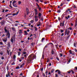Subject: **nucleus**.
Segmentation results:
<instances>
[{"label": "nucleus", "mask_w": 77, "mask_h": 77, "mask_svg": "<svg viewBox=\"0 0 77 77\" xmlns=\"http://www.w3.org/2000/svg\"><path fill=\"white\" fill-rule=\"evenodd\" d=\"M24 35H28V33H27V31H24Z\"/></svg>", "instance_id": "nucleus-8"}, {"label": "nucleus", "mask_w": 77, "mask_h": 77, "mask_svg": "<svg viewBox=\"0 0 77 77\" xmlns=\"http://www.w3.org/2000/svg\"><path fill=\"white\" fill-rule=\"evenodd\" d=\"M8 10H6L5 11V12H8Z\"/></svg>", "instance_id": "nucleus-55"}, {"label": "nucleus", "mask_w": 77, "mask_h": 77, "mask_svg": "<svg viewBox=\"0 0 77 77\" xmlns=\"http://www.w3.org/2000/svg\"><path fill=\"white\" fill-rule=\"evenodd\" d=\"M20 54H21V53H20V52H18V56H20Z\"/></svg>", "instance_id": "nucleus-40"}, {"label": "nucleus", "mask_w": 77, "mask_h": 77, "mask_svg": "<svg viewBox=\"0 0 77 77\" xmlns=\"http://www.w3.org/2000/svg\"><path fill=\"white\" fill-rule=\"evenodd\" d=\"M15 58H16V56L14 55L13 57V59L14 60H15Z\"/></svg>", "instance_id": "nucleus-21"}, {"label": "nucleus", "mask_w": 77, "mask_h": 77, "mask_svg": "<svg viewBox=\"0 0 77 77\" xmlns=\"http://www.w3.org/2000/svg\"><path fill=\"white\" fill-rule=\"evenodd\" d=\"M21 59H22V60L24 59V57H21V58H20Z\"/></svg>", "instance_id": "nucleus-37"}, {"label": "nucleus", "mask_w": 77, "mask_h": 77, "mask_svg": "<svg viewBox=\"0 0 77 77\" xmlns=\"http://www.w3.org/2000/svg\"><path fill=\"white\" fill-rule=\"evenodd\" d=\"M67 72L69 74H70V73H71V71H69V72Z\"/></svg>", "instance_id": "nucleus-54"}, {"label": "nucleus", "mask_w": 77, "mask_h": 77, "mask_svg": "<svg viewBox=\"0 0 77 77\" xmlns=\"http://www.w3.org/2000/svg\"><path fill=\"white\" fill-rule=\"evenodd\" d=\"M71 62V60L69 59V60L68 61V62H69H69Z\"/></svg>", "instance_id": "nucleus-57"}, {"label": "nucleus", "mask_w": 77, "mask_h": 77, "mask_svg": "<svg viewBox=\"0 0 77 77\" xmlns=\"http://www.w3.org/2000/svg\"><path fill=\"white\" fill-rule=\"evenodd\" d=\"M6 69H7V71H8V70H9V67H8V66H7Z\"/></svg>", "instance_id": "nucleus-39"}, {"label": "nucleus", "mask_w": 77, "mask_h": 77, "mask_svg": "<svg viewBox=\"0 0 77 77\" xmlns=\"http://www.w3.org/2000/svg\"><path fill=\"white\" fill-rule=\"evenodd\" d=\"M71 71L72 74H74V71H73V70H71Z\"/></svg>", "instance_id": "nucleus-44"}, {"label": "nucleus", "mask_w": 77, "mask_h": 77, "mask_svg": "<svg viewBox=\"0 0 77 77\" xmlns=\"http://www.w3.org/2000/svg\"><path fill=\"white\" fill-rule=\"evenodd\" d=\"M18 13H19V11H18L17 12V13H13L12 15H18Z\"/></svg>", "instance_id": "nucleus-7"}, {"label": "nucleus", "mask_w": 77, "mask_h": 77, "mask_svg": "<svg viewBox=\"0 0 77 77\" xmlns=\"http://www.w3.org/2000/svg\"><path fill=\"white\" fill-rule=\"evenodd\" d=\"M24 63H23L20 66L21 68H22L23 66L24 65Z\"/></svg>", "instance_id": "nucleus-23"}, {"label": "nucleus", "mask_w": 77, "mask_h": 77, "mask_svg": "<svg viewBox=\"0 0 77 77\" xmlns=\"http://www.w3.org/2000/svg\"><path fill=\"white\" fill-rule=\"evenodd\" d=\"M1 59H2V60H3V59H5V58H4V57H1Z\"/></svg>", "instance_id": "nucleus-48"}, {"label": "nucleus", "mask_w": 77, "mask_h": 77, "mask_svg": "<svg viewBox=\"0 0 77 77\" xmlns=\"http://www.w3.org/2000/svg\"><path fill=\"white\" fill-rule=\"evenodd\" d=\"M31 23H33L34 21L33 20H32L31 21H30Z\"/></svg>", "instance_id": "nucleus-59"}, {"label": "nucleus", "mask_w": 77, "mask_h": 77, "mask_svg": "<svg viewBox=\"0 0 77 77\" xmlns=\"http://www.w3.org/2000/svg\"><path fill=\"white\" fill-rule=\"evenodd\" d=\"M60 12H61L60 11V10H58L57 11V13H60Z\"/></svg>", "instance_id": "nucleus-34"}, {"label": "nucleus", "mask_w": 77, "mask_h": 77, "mask_svg": "<svg viewBox=\"0 0 77 77\" xmlns=\"http://www.w3.org/2000/svg\"><path fill=\"white\" fill-rule=\"evenodd\" d=\"M0 44L1 45H3V43L2 42H0Z\"/></svg>", "instance_id": "nucleus-64"}, {"label": "nucleus", "mask_w": 77, "mask_h": 77, "mask_svg": "<svg viewBox=\"0 0 77 77\" xmlns=\"http://www.w3.org/2000/svg\"><path fill=\"white\" fill-rule=\"evenodd\" d=\"M42 15V14H41V13H39L38 14V18H41V17Z\"/></svg>", "instance_id": "nucleus-15"}, {"label": "nucleus", "mask_w": 77, "mask_h": 77, "mask_svg": "<svg viewBox=\"0 0 77 77\" xmlns=\"http://www.w3.org/2000/svg\"><path fill=\"white\" fill-rule=\"evenodd\" d=\"M1 26H3V25H4L5 24V21H2L1 22Z\"/></svg>", "instance_id": "nucleus-11"}, {"label": "nucleus", "mask_w": 77, "mask_h": 77, "mask_svg": "<svg viewBox=\"0 0 77 77\" xmlns=\"http://www.w3.org/2000/svg\"><path fill=\"white\" fill-rule=\"evenodd\" d=\"M35 19L38 18V17L35 16Z\"/></svg>", "instance_id": "nucleus-53"}, {"label": "nucleus", "mask_w": 77, "mask_h": 77, "mask_svg": "<svg viewBox=\"0 0 77 77\" xmlns=\"http://www.w3.org/2000/svg\"><path fill=\"white\" fill-rule=\"evenodd\" d=\"M26 12L27 14H29V9L28 8H26Z\"/></svg>", "instance_id": "nucleus-6"}, {"label": "nucleus", "mask_w": 77, "mask_h": 77, "mask_svg": "<svg viewBox=\"0 0 77 77\" xmlns=\"http://www.w3.org/2000/svg\"><path fill=\"white\" fill-rule=\"evenodd\" d=\"M58 19L59 21H60V17H59Z\"/></svg>", "instance_id": "nucleus-63"}, {"label": "nucleus", "mask_w": 77, "mask_h": 77, "mask_svg": "<svg viewBox=\"0 0 77 77\" xmlns=\"http://www.w3.org/2000/svg\"><path fill=\"white\" fill-rule=\"evenodd\" d=\"M2 40L3 41H4V42H6L7 41H8V39L7 38H5L4 39H3Z\"/></svg>", "instance_id": "nucleus-4"}, {"label": "nucleus", "mask_w": 77, "mask_h": 77, "mask_svg": "<svg viewBox=\"0 0 77 77\" xmlns=\"http://www.w3.org/2000/svg\"><path fill=\"white\" fill-rule=\"evenodd\" d=\"M51 53L52 54H54V51L53 50L52 51Z\"/></svg>", "instance_id": "nucleus-46"}, {"label": "nucleus", "mask_w": 77, "mask_h": 77, "mask_svg": "<svg viewBox=\"0 0 77 77\" xmlns=\"http://www.w3.org/2000/svg\"><path fill=\"white\" fill-rule=\"evenodd\" d=\"M33 55L32 54L30 55L28 57L27 61L28 62H30L33 60Z\"/></svg>", "instance_id": "nucleus-1"}, {"label": "nucleus", "mask_w": 77, "mask_h": 77, "mask_svg": "<svg viewBox=\"0 0 77 77\" xmlns=\"http://www.w3.org/2000/svg\"><path fill=\"white\" fill-rule=\"evenodd\" d=\"M4 30H5V33H7V34H8V33H9V32L8 30H7V29H6V28H5Z\"/></svg>", "instance_id": "nucleus-2"}, {"label": "nucleus", "mask_w": 77, "mask_h": 77, "mask_svg": "<svg viewBox=\"0 0 77 77\" xmlns=\"http://www.w3.org/2000/svg\"><path fill=\"white\" fill-rule=\"evenodd\" d=\"M19 68H20V67L18 66L16 67V69H19Z\"/></svg>", "instance_id": "nucleus-49"}, {"label": "nucleus", "mask_w": 77, "mask_h": 77, "mask_svg": "<svg viewBox=\"0 0 77 77\" xmlns=\"http://www.w3.org/2000/svg\"><path fill=\"white\" fill-rule=\"evenodd\" d=\"M38 29H37V28H36V27H35V31H36Z\"/></svg>", "instance_id": "nucleus-45"}, {"label": "nucleus", "mask_w": 77, "mask_h": 77, "mask_svg": "<svg viewBox=\"0 0 77 77\" xmlns=\"http://www.w3.org/2000/svg\"><path fill=\"white\" fill-rule=\"evenodd\" d=\"M36 5L37 6H38V8L39 7V5H38V3H36Z\"/></svg>", "instance_id": "nucleus-43"}, {"label": "nucleus", "mask_w": 77, "mask_h": 77, "mask_svg": "<svg viewBox=\"0 0 77 77\" xmlns=\"http://www.w3.org/2000/svg\"><path fill=\"white\" fill-rule=\"evenodd\" d=\"M15 62H13V63H11V65H15Z\"/></svg>", "instance_id": "nucleus-25"}, {"label": "nucleus", "mask_w": 77, "mask_h": 77, "mask_svg": "<svg viewBox=\"0 0 77 77\" xmlns=\"http://www.w3.org/2000/svg\"><path fill=\"white\" fill-rule=\"evenodd\" d=\"M76 45H77V43H74V46L75 47H76Z\"/></svg>", "instance_id": "nucleus-22"}, {"label": "nucleus", "mask_w": 77, "mask_h": 77, "mask_svg": "<svg viewBox=\"0 0 77 77\" xmlns=\"http://www.w3.org/2000/svg\"><path fill=\"white\" fill-rule=\"evenodd\" d=\"M57 60H59V58H58V57H57Z\"/></svg>", "instance_id": "nucleus-62"}, {"label": "nucleus", "mask_w": 77, "mask_h": 77, "mask_svg": "<svg viewBox=\"0 0 77 77\" xmlns=\"http://www.w3.org/2000/svg\"><path fill=\"white\" fill-rule=\"evenodd\" d=\"M23 54H26V52H23Z\"/></svg>", "instance_id": "nucleus-60"}, {"label": "nucleus", "mask_w": 77, "mask_h": 77, "mask_svg": "<svg viewBox=\"0 0 77 77\" xmlns=\"http://www.w3.org/2000/svg\"><path fill=\"white\" fill-rule=\"evenodd\" d=\"M65 22V21H63V23H60V26H64V22Z\"/></svg>", "instance_id": "nucleus-5"}, {"label": "nucleus", "mask_w": 77, "mask_h": 77, "mask_svg": "<svg viewBox=\"0 0 77 77\" xmlns=\"http://www.w3.org/2000/svg\"><path fill=\"white\" fill-rule=\"evenodd\" d=\"M7 36H8V38H10V34L9 33L7 34Z\"/></svg>", "instance_id": "nucleus-16"}, {"label": "nucleus", "mask_w": 77, "mask_h": 77, "mask_svg": "<svg viewBox=\"0 0 77 77\" xmlns=\"http://www.w3.org/2000/svg\"><path fill=\"white\" fill-rule=\"evenodd\" d=\"M9 76V73H8V74L6 75V77H8Z\"/></svg>", "instance_id": "nucleus-30"}, {"label": "nucleus", "mask_w": 77, "mask_h": 77, "mask_svg": "<svg viewBox=\"0 0 77 77\" xmlns=\"http://www.w3.org/2000/svg\"><path fill=\"white\" fill-rule=\"evenodd\" d=\"M18 3H19V5H20V4H21V2H20V1H19Z\"/></svg>", "instance_id": "nucleus-42"}, {"label": "nucleus", "mask_w": 77, "mask_h": 77, "mask_svg": "<svg viewBox=\"0 0 77 77\" xmlns=\"http://www.w3.org/2000/svg\"><path fill=\"white\" fill-rule=\"evenodd\" d=\"M33 36V35L32 34H31L29 36V37H32Z\"/></svg>", "instance_id": "nucleus-51"}, {"label": "nucleus", "mask_w": 77, "mask_h": 77, "mask_svg": "<svg viewBox=\"0 0 77 77\" xmlns=\"http://www.w3.org/2000/svg\"><path fill=\"white\" fill-rule=\"evenodd\" d=\"M7 53H8V55H9V51L8 50H7Z\"/></svg>", "instance_id": "nucleus-36"}, {"label": "nucleus", "mask_w": 77, "mask_h": 77, "mask_svg": "<svg viewBox=\"0 0 77 77\" xmlns=\"http://www.w3.org/2000/svg\"><path fill=\"white\" fill-rule=\"evenodd\" d=\"M35 21H36V22L38 21V18L35 19Z\"/></svg>", "instance_id": "nucleus-31"}, {"label": "nucleus", "mask_w": 77, "mask_h": 77, "mask_svg": "<svg viewBox=\"0 0 77 77\" xmlns=\"http://www.w3.org/2000/svg\"><path fill=\"white\" fill-rule=\"evenodd\" d=\"M54 70L53 69L52 70H51V73H53V72H54Z\"/></svg>", "instance_id": "nucleus-38"}, {"label": "nucleus", "mask_w": 77, "mask_h": 77, "mask_svg": "<svg viewBox=\"0 0 77 77\" xmlns=\"http://www.w3.org/2000/svg\"><path fill=\"white\" fill-rule=\"evenodd\" d=\"M13 6H14V7H15V8H17V5L16 4H13Z\"/></svg>", "instance_id": "nucleus-17"}, {"label": "nucleus", "mask_w": 77, "mask_h": 77, "mask_svg": "<svg viewBox=\"0 0 77 77\" xmlns=\"http://www.w3.org/2000/svg\"><path fill=\"white\" fill-rule=\"evenodd\" d=\"M12 29L13 31H14V32H15V31H16V29L15 28L12 27Z\"/></svg>", "instance_id": "nucleus-13"}, {"label": "nucleus", "mask_w": 77, "mask_h": 77, "mask_svg": "<svg viewBox=\"0 0 77 77\" xmlns=\"http://www.w3.org/2000/svg\"><path fill=\"white\" fill-rule=\"evenodd\" d=\"M38 9H39V11H41V8L39 7Z\"/></svg>", "instance_id": "nucleus-32"}, {"label": "nucleus", "mask_w": 77, "mask_h": 77, "mask_svg": "<svg viewBox=\"0 0 77 77\" xmlns=\"http://www.w3.org/2000/svg\"><path fill=\"white\" fill-rule=\"evenodd\" d=\"M44 39H45V38H42V42H43L44 40Z\"/></svg>", "instance_id": "nucleus-29"}, {"label": "nucleus", "mask_w": 77, "mask_h": 77, "mask_svg": "<svg viewBox=\"0 0 77 77\" xmlns=\"http://www.w3.org/2000/svg\"><path fill=\"white\" fill-rule=\"evenodd\" d=\"M16 1L15 0L12 3V5H14L15 4V3H16Z\"/></svg>", "instance_id": "nucleus-18"}, {"label": "nucleus", "mask_w": 77, "mask_h": 77, "mask_svg": "<svg viewBox=\"0 0 77 77\" xmlns=\"http://www.w3.org/2000/svg\"><path fill=\"white\" fill-rule=\"evenodd\" d=\"M70 17V16L69 15H68L67 17H65V18L66 19V20H68V18H69Z\"/></svg>", "instance_id": "nucleus-10"}, {"label": "nucleus", "mask_w": 77, "mask_h": 77, "mask_svg": "<svg viewBox=\"0 0 77 77\" xmlns=\"http://www.w3.org/2000/svg\"><path fill=\"white\" fill-rule=\"evenodd\" d=\"M36 59V56H35V55H34L32 57L33 60V59Z\"/></svg>", "instance_id": "nucleus-19"}, {"label": "nucleus", "mask_w": 77, "mask_h": 77, "mask_svg": "<svg viewBox=\"0 0 77 77\" xmlns=\"http://www.w3.org/2000/svg\"><path fill=\"white\" fill-rule=\"evenodd\" d=\"M69 52L70 54H72V51H71V50H70L69 51Z\"/></svg>", "instance_id": "nucleus-35"}, {"label": "nucleus", "mask_w": 77, "mask_h": 77, "mask_svg": "<svg viewBox=\"0 0 77 77\" xmlns=\"http://www.w3.org/2000/svg\"><path fill=\"white\" fill-rule=\"evenodd\" d=\"M73 7L74 8H76V6H75V5H74L73 6Z\"/></svg>", "instance_id": "nucleus-61"}, {"label": "nucleus", "mask_w": 77, "mask_h": 77, "mask_svg": "<svg viewBox=\"0 0 77 77\" xmlns=\"http://www.w3.org/2000/svg\"><path fill=\"white\" fill-rule=\"evenodd\" d=\"M42 59H44V55L43 54H42Z\"/></svg>", "instance_id": "nucleus-27"}, {"label": "nucleus", "mask_w": 77, "mask_h": 77, "mask_svg": "<svg viewBox=\"0 0 77 77\" xmlns=\"http://www.w3.org/2000/svg\"><path fill=\"white\" fill-rule=\"evenodd\" d=\"M33 76H34V77H35V76H36V75H35V74H33Z\"/></svg>", "instance_id": "nucleus-56"}, {"label": "nucleus", "mask_w": 77, "mask_h": 77, "mask_svg": "<svg viewBox=\"0 0 77 77\" xmlns=\"http://www.w3.org/2000/svg\"><path fill=\"white\" fill-rule=\"evenodd\" d=\"M57 71H58V74H59L60 75H61V74H60V73H61V72H60V71L59 69H57V70H55V72H57Z\"/></svg>", "instance_id": "nucleus-3"}, {"label": "nucleus", "mask_w": 77, "mask_h": 77, "mask_svg": "<svg viewBox=\"0 0 77 77\" xmlns=\"http://www.w3.org/2000/svg\"><path fill=\"white\" fill-rule=\"evenodd\" d=\"M67 32H68V30L66 29V32H65V35H66V34H67Z\"/></svg>", "instance_id": "nucleus-20"}, {"label": "nucleus", "mask_w": 77, "mask_h": 77, "mask_svg": "<svg viewBox=\"0 0 77 77\" xmlns=\"http://www.w3.org/2000/svg\"><path fill=\"white\" fill-rule=\"evenodd\" d=\"M48 46V44H47L45 47V48H46Z\"/></svg>", "instance_id": "nucleus-33"}, {"label": "nucleus", "mask_w": 77, "mask_h": 77, "mask_svg": "<svg viewBox=\"0 0 77 77\" xmlns=\"http://www.w3.org/2000/svg\"><path fill=\"white\" fill-rule=\"evenodd\" d=\"M61 36H63V35H64V33H63L61 35Z\"/></svg>", "instance_id": "nucleus-50"}, {"label": "nucleus", "mask_w": 77, "mask_h": 77, "mask_svg": "<svg viewBox=\"0 0 77 77\" xmlns=\"http://www.w3.org/2000/svg\"><path fill=\"white\" fill-rule=\"evenodd\" d=\"M11 15V14H7L6 15L5 17H8V15Z\"/></svg>", "instance_id": "nucleus-28"}, {"label": "nucleus", "mask_w": 77, "mask_h": 77, "mask_svg": "<svg viewBox=\"0 0 77 77\" xmlns=\"http://www.w3.org/2000/svg\"><path fill=\"white\" fill-rule=\"evenodd\" d=\"M7 45L8 47H11V44H10V42H8L7 43Z\"/></svg>", "instance_id": "nucleus-9"}, {"label": "nucleus", "mask_w": 77, "mask_h": 77, "mask_svg": "<svg viewBox=\"0 0 77 77\" xmlns=\"http://www.w3.org/2000/svg\"><path fill=\"white\" fill-rule=\"evenodd\" d=\"M14 38L12 37L11 40V42H14Z\"/></svg>", "instance_id": "nucleus-12"}, {"label": "nucleus", "mask_w": 77, "mask_h": 77, "mask_svg": "<svg viewBox=\"0 0 77 77\" xmlns=\"http://www.w3.org/2000/svg\"><path fill=\"white\" fill-rule=\"evenodd\" d=\"M22 33H23V32H22V30L20 29L19 32V34H21Z\"/></svg>", "instance_id": "nucleus-14"}, {"label": "nucleus", "mask_w": 77, "mask_h": 77, "mask_svg": "<svg viewBox=\"0 0 77 77\" xmlns=\"http://www.w3.org/2000/svg\"><path fill=\"white\" fill-rule=\"evenodd\" d=\"M70 33V31L69 30L68 31L67 33V34L68 35H69V33Z\"/></svg>", "instance_id": "nucleus-26"}, {"label": "nucleus", "mask_w": 77, "mask_h": 77, "mask_svg": "<svg viewBox=\"0 0 77 77\" xmlns=\"http://www.w3.org/2000/svg\"><path fill=\"white\" fill-rule=\"evenodd\" d=\"M60 31H61V33L63 32V30H62V29H61Z\"/></svg>", "instance_id": "nucleus-47"}, {"label": "nucleus", "mask_w": 77, "mask_h": 77, "mask_svg": "<svg viewBox=\"0 0 77 77\" xmlns=\"http://www.w3.org/2000/svg\"><path fill=\"white\" fill-rule=\"evenodd\" d=\"M31 45H32V46H33V45H34V43H32L31 44Z\"/></svg>", "instance_id": "nucleus-58"}, {"label": "nucleus", "mask_w": 77, "mask_h": 77, "mask_svg": "<svg viewBox=\"0 0 77 77\" xmlns=\"http://www.w3.org/2000/svg\"><path fill=\"white\" fill-rule=\"evenodd\" d=\"M55 75V77H58V75H57V74H56Z\"/></svg>", "instance_id": "nucleus-41"}, {"label": "nucleus", "mask_w": 77, "mask_h": 77, "mask_svg": "<svg viewBox=\"0 0 77 77\" xmlns=\"http://www.w3.org/2000/svg\"><path fill=\"white\" fill-rule=\"evenodd\" d=\"M63 56V55L62 54H60V56H61V57H62Z\"/></svg>", "instance_id": "nucleus-52"}, {"label": "nucleus", "mask_w": 77, "mask_h": 77, "mask_svg": "<svg viewBox=\"0 0 77 77\" xmlns=\"http://www.w3.org/2000/svg\"><path fill=\"white\" fill-rule=\"evenodd\" d=\"M34 11L35 12H38V11L37 10V9H34Z\"/></svg>", "instance_id": "nucleus-24"}]
</instances>
